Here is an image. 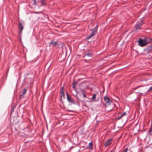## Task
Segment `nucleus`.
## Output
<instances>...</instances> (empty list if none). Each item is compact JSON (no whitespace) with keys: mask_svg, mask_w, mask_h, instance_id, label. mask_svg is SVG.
Returning a JSON list of instances; mask_svg holds the SVG:
<instances>
[{"mask_svg":"<svg viewBox=\"0 0 152 152\" xmlns=\"http://www.w3.org/2000/svg\"><path fill=\"white\" fill-rule=\"evenodd\" d=\"M151 40L149 38H146L142 39H140L138 41V45L141 47H143L147 45Z\"/></svg>","mask_w":152,"mask_h":152,"instance_id":"nucleus-1","label":"nucleus"},{"mask_svg":"<svg viewBox=\"0 0 152 152\" xmlns=\"http://www.w3.org/2000/svg\"><path fill=\"white\" fill-rule=\"evenodd\" d=\"M104 100L105 102V105L107 107L110 105L112 102V101L110 100L109 98L107 96H104Z\"/></svg>","mask_w":152,"mask_h":152,"instance_id":"nucleus-2","label":"nucleus"},{"mask_svg":"<svg viewBox=\"0 0 152 152\" xmlns=\"http://www.w3.org/2000/svg\"><path fill=\"white\" fill-rule=\"evenodd\" d=\"M67 99L68 102L72 104L75 103L74 100L71 97L69 96L67 93H66Z\"/></svg>","mask_w":152,"mask_h":152,"instance_id":"nucleus-3","label":"nucleus"},{"mask_svg":"<svg viewBox=\"0 0 152 152\" xmlns=\"http://www.w3.org/2000/svg\"><path fill=\"white\" fill-rule=\"evenodd\" d=\"M142 25V23H137L134 28V30L137 31L140 29V27Z\"/></svg>","mask_w":152,"mask_h":152,"instance_id":"nucleus-4","label":"nucleus"},{"mask_svg":"<svg viewBox=\"0 0 152 152\" xmlns=\"http://www.w3.org/2000/svg\"><path fill=\"white\" fill-rule=\"evenodd\" d=\"M58 42L57 41H52L50 43L49 46H55L58 44Z\"/></svg>","mask_w":152,"mask_h":152,"instance_id":"nucleus-5","label":"nucleus"},{"mask_svg":"<svg viewBox=\"0 0 152 152\" xmlns=\"http://www.w3.org/2000/svg\"><path fill=\"white\" fill-rule=\"evenodd\" d=\"M112 139H109L108 140L106 141L104 145L105 147L110 145L112 143Z\"/></svg>","mask_w":152,"mask_h":152,"instance_id":"nucleus-6","label":"nucleus"},{"mask_svg":"<svg viewBox=\"0 0 152 152\" xmlns=\"http://www.w3.org/2000/svg\"><path fill=\"white\" fill-rule=\"evenodd\" d=\"M27 89L26 88H24L23 89V94L21 95H19V97L20 99H21L24 97V96L26 94Z\"/></svg>","mask_w":152,"mask_h":152,"instance_id":"nucleus-7","label":"nucleus"},{"mask_svg":"<svg viewBox=\"0 0 152 152\" xmlns=\"http://www.w3.org/2000/svg\"><path fill=\"white\" fill-rule=\"evenodd\" d=\"M64 87H61L60 91V95L61 98H64L65 94L63 92Z\"/></svg>","mask_w":152,"mask_h":152,"instance_id":"nucleus-8","label":"nucleus"},{"mask_svg":"<svg viewBox=\"0 0 152 152\" xmlns=\"http://www.w3.org/2000/svg\"><path fill=\"white\" fill-rule=\"evenodd\" d=\"M18 27L19 29L20 30V32H21L22 31L23 28V26L21 23L20 22L19 23Z\"/></svg>","mask_w":152,"mask_h":152,"instance_id":"nucleus-9","label":"nucleus"},{"mask_svg":"<svg viewBox=\"0 0 152 152\" xmlns=\"http://www.w3.org/2000/svg\"><path fill=\"white\" fill-rule=\"evenodd\" d=\"M95 31H93L92 33L89 35V36L87 37V39H89L91 38L93 36H94L95 35Z\"/></svg>","mask_w":152,"mask_h":152,"instance_id":"nucleus-10","label":"nucleus"},{"mask_svg":"<svg viewBox=\"0 0 152 152\" xmlns=\"http://www.w3.org/2000/svg\"><path fill=\"white\" fill-rule=\"evenodd\" d=\"M88 148L90 150H92L93 149V145L92 142L89 143L88 146Z\"/></svg>","mask_w":152,"mask_h":152,"instance_id":"nucleus-11","label":"nucleus"},{"mask_svg":"<svg viewBox=\"0 0 152 152\" xmlns=\"http://www.w3.org/2000/svg\"><path fill=\"white\" fill-rule=\"evenodd\" d=\"M126 112H124L123 113L121 114V115L119 116H118V119H119L122 117L126 115Z\"/></svg>","mask_w":152,"mask_h":152,"instance_id":"nucleus-12","label":"nucleus"},{"mask_svg":"<svg viewBox=\"0 0 152 152\" xmlns=\"http://www.w3.org/2000/svg\"><path fill=\"white\" fill-rule=\"evenodd\" d=\"M96 94H94L93 95V96L91 98V99L93 101H96V100H94L96 98Z\"/></svg>","mask_w":152,"mask_h":152,"instance_id":"nucleus-13","label":"nucleus"},{"mask_svg":"<svg viewBox=\"0 0 152 152\" xmlns=\"http://www.w3.org/2000/svg\"><path fill=\"white\" fill-rule=\"evenodd\" d=\"M147 50L148 51H150L152 50V46H149L147 48Z\"/></svg>","mask_w":152,"mask_h":152,"instance_id":"nucleus-14","label":"nucleus"},{"mask_svg":"<svg viewBox=\"0 0 152 152\" xmlns=\"http://www.w3.org/2000/svg\"><path fill=\"white\" fill-rule=\"evenodd\" d=\"M41 3L42 5H46V4L45 2V0H41Z\"/></svg>","mask_w":152,"mask_h":152,"instance_id":"nucleus-15","label":"nucleus"},{"mask_svg":"<svg viewBox=\"0 0 152 152\" xmlns=\"http://www.w3.org/2000/svg\"><path fill=\"white\" fill-rule=\"evenodd\" d=\"M86 56H91V54L90 53L86 54V55H85L83 56V57H85Z\"/></svg>","mask_w":152,"mask_h":152,"instance_id":"nucleus-16","label":"nucleus"},{"mask_svg":"<svg viewBox=\"0 0 152 152\" xmlns=\"http://www.w3.org/2000/svg\"><path fill=\"white\" fill-rule=\"evenodd\" d=\"M140 86H137L134 88L133 89V90H135L136 89H137L138 88L140 87Z\"/></svg>","mask_w":152,"mask_h":152,"instance_id":"nucleus-17","label":"nucleus"},{"mask_svg":"<svg viewBox=\"0 0 152 152\" xmlns=\"http://www.w3.org/2000/svg\"><path fill=\"white\" fill-rule=\"evenodd\" d=\"M150 131L152 132V120L151 121V128H150Z\"/></svg>","mask_w":152,"mask_h":152,"instance_id":"nucleus-18","label":"nucleus"},{"mask_svg":"<svg viewBox=\"0 0 152 152\" xmlns=\"http://www.w3.org/2000/svg\"><path fill=\"white\" fill-rule=\"evenodd\" d=\"M83 97H84V98L86 97V95L84 93H83Z\"/></svg>","mask_w":152,"mask_h":152,"instance_id":"nucleus-19","label":"nucleus"},{"mask_svg":"<svg viewBox=\"0 0 152 152\" xmlns=\"http://www.w3.org/2000/svg\"><path fill=\"white\" fill-rule=\"evenodd\" d=\"M128 151V148L125 149L123 152H127Z\"/></svg>","mask_w":152,"mask_h":152,"instance_id":"nucleus-20","label":"nucleus"},{"mask_svg":"<svg viewBox=\"0 0 152 152\" xmlns=\"http://www.w3.org/2000/svg\"><path fill=\"white\" fill-rule=\"evenodd\" d=\"M152 90V86L148 90V91H150Z\"/></svg>","mask_w":152,"mask_h":152,"instance_id":"nucleus-21","label":"nucleus"},{"mask_svg":"<svg viewBox=\"0 0 152 152\" xmlns=\"http://www.w3.org/2000/svg\"><path fill=\"white\" fill-rule=\"evenodd\" d=\"M84 61L86 62H88V60H87L86 59H85L84 60Z\"/></svg>","mask_w":152,"mask_h":152,"instance_id":"nucleus-22","label":"nucleus"},{"mask_svg":"<svg viewBox=\"0 0 152 152\" xmlns=\"http://www.w3.org/2000/svg\"><path fill=\"white\" fill-rule=\"evenodd\" d=\"M14 111V110H11V113H12V112H13Z\"/></svg>","mask_w":152,"mask_h":152,"instance_id":"nucleus-23","label":"nucleus"},{"mask_svg":"<svg viewBox=\"0 0 152 152\" xmlns=\"http://www.w3.org/2000/svg\"><path fill=\"white\" fill-rule=\"evenodd\" d=\"M73 88L74 89H75V86L74 85L73 86Z\"/></svg>","mask_w":152,"mask_h":152,"instance_id":"nucleus-24","label":"nucleus"},{"mask_svg":"<svg viewBox=\"0 0 152 152\" xmlns=\"http://www.w3.org/2000/svg\"><path fill=\"white\" fill-rule=\"evenodd\" d=\"M110 152H112V151H110Z\"/></svg>","mask_w":152,"mask_h":152,"instance_id":"nucleus-25","label":"nucleus"}]
</instances>
